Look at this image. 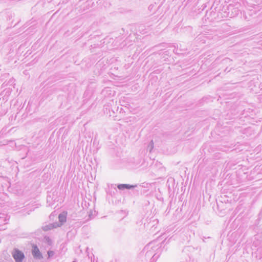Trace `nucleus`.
<instances>
[{
	"instance_id": "f257e3e1",
	"label": "nucleus",
	"mask_w": 262,
	"mask_h": 262,
	"mask_svg": "<svg viewBox=\"0 0 262 262\" xmlns=\"http://www.w3.org/2000/svg\"><path fill=\"white\" fill-rule=\"evenodd\" d=\"M13 257L17 262H21L25 257L24 253L18 249H15L13 253Z\"/></svg>"
},
{
	"instance_id": "f03ea898",
	"label": "nucleus",
	"mask_w": 262,
	"mask_h": 262,
	"mask_svg": "<svg viewBox=\"0 0 262 262\" xmlns=\"http://www.w3.org/2000/svg\"><path fill=\"white\" fill-rule=\"evenodd\" d=\"M67 212H63L62 213H60L58 216L59 221L60 222V224H57L55 226H53L52 227V228H56L57 227H59L61 226L63 223H64L67 221Z\"/></svg>"
},
{
	"instance_id": "7ed1b4c3",
	"label": "nucleus",
	"mask_w": 262,
	"mask_h": 262,
	"mask_svg": "<svg viewBox=\"0 0 262 262\" xmlns=\"http://www.w3.org/2000/svg\"><path fill=\"white\" fill-rule=\"evenodd\" d=\"M32 254L34 257L38 258L41 257L40 251L36 246H33Z\"/></svg>"
},
{
	"instance_id": "20e7f679",
	"label": "nucleus",
	"mask_w": 262,
	"mask_h": 262,
	"mask_svg": "<svg viewBox=\"0 0 262 262\" xmlns=\"http://www.w3.org/2000/svg\"><path fill=\"white\" fill-rule=\"evenodd\" d=\"M133 186H129L128 185H126V184H123V185H119L118 186V188L119 189H122V188H127V189H129L130 188H132Z\"/></svg>"
},
{
	"instance_id": "39448f33",
	"label": "nucleus",
	"mask_w": 262,
	"mask_h": 262,
	"mask_svg": "<svg viewBox=\"0 0 262 262\" xmlns=\"http://www.w3.org/2000/svg\"><path fill=\"white\" fill-rule=\"evenodd\" d=\"M50 229H51V228L49 227L48 226H46L43 227V230H45V231H47V230H49Z\"/></svg>"
},
{
	"instance_id": "423d86ee",
	"label": "nucleus",
	"mask_w": 262,
	"mask_h": 262,
	"mask_svg": "<svg viewBox=\"0 0 262 262\" xmlns=\"http://www.w3.org/2000/svg\"><path fill=\"white\" fill-rule=\"evenodd\" d=\"M53 251H49L48 252V255L49 256H51L52 255H53Z\"/></svg>"
}]
</instances>
